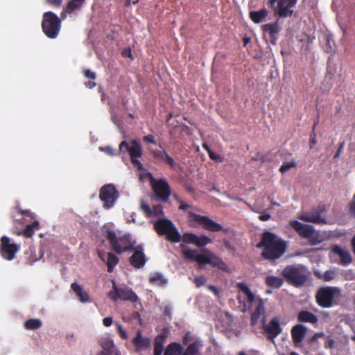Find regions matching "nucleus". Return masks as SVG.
<instances>
[{
  "label": "nucleus",
  "instance_id": "nucleus-51",
  "mask_svg": "<svg viewBox=\"0 0 355 355\" xmlns=\"http://www.w3.org/2000/svg\"><path fill=\"white\" fill-rule=\"evenodd\" d=\"M344 146H345V141H342L341 143H340L339 147L334 156V159H336L340 156L341 151H342L343 148H344Z\"/></svg>",
  "mask_w": 355,
  "mask_h": 355
},
{
  "label": "nucleus",
  "instance_id": "nucleus-60",
  "mask_svg": "<svg viewBox=\"0 0 355 355\" xmlns=\"http://www.w3.org/2000/svg\"><path fill=\"white\" fill-rule=\"evenodd\" d=\"M123 55L128 56V57H132V53H131L130 49H129L128 51H124L123 52Z\"/></svg>",
  "mask_w": 355,
  "mask_h": 355
},
{
  "label": "nucleus",
  "instance_id": "nucleus-57",
  "mask_svg": "<svg viewBox=\"0 0 355 355\" xmlns=\"http://www.w3.org/2000/svg\"><path fill=\"white\" fill-rule=\"evenodd\" d=\"M270 215L269 214H261L259 216V219L263 221L268 220L270 219Z\"/></svg>",
  "mask_w": 355,
  "mask_h": 355
},
{
  "label": "nucleus",
  "instance_id": "nucleus-45",
  "mask_svg": "<svg viewBox=\"0 0 355 355\" xmlns=\"http://www.w3.org/2000/svg\"><path fill=\"white\" fill-rule=\"evenodd\" d=\"M206 281H207L206 278L204 276L201 275V276L195 277L193 282L196 284V286L198 288H199V287L205 285L206 283Z\"/></svg>",
  "mask_w": 355,
  "mask_h": 355
},
{
  "label": "nucleus",
  "instance_id": "nucleus-43",
  "mask_svg": "<svg viewBox=\"0 0 355 355\" xmlns=\"http://www.w3.org/2000/svg\"><path fill=\"white\" fill-rule=\"evenodd\" d=\"M114 324H115V326L116 327V330H117L118 334H119L120 337L123 340L128 339V334H127L126 331L123 329L122 325L120 324L119 323L116 322L114 323Z\"/></svg>",
  "mask_w": 355,
  "mask_h": 355
},
{
  "label": "nucleus",
  "instance_id": "nucleus-54",
  "mask_svg": "<svg viewBox=\"0 0 355 355\" xmlns=\"http://www.w3.org/2000/svg\"><path fill=\"white\" fill-rule=\"evenodd\" d=\"M103 150L105 153H107V155H114V151H113V149L112 148H111L110 146H106L103 148Z\"/></svg>",
  "mask_w": 355,
  "mask_h": 355
},
{
  "label": "nucleus",
  "instance_id": "nucleus-48",
  "mask_svg": "<svg viewBox=\"0 0 355 355\" xmlns=\"http://www.w3.org/2000/svg\"><path fill=\"white\" fill-rule=\"evenodd\" d=\"M143 140L146 143H150L153 144H156V141L155 139V137L152 135H148L143 137Z\"/></svg>",
  "mask_w": 355,
  "mask_h": 355
},
{
  "label": "nucleus",
  "instance_id": "nucleus-49",
  "mask_svg": "<svg viewBox=\"0 0 355 355\" xmlns=\"http://www.w3.org/2000/svg\"><path fill=\"white\" fill-rule=\"evenodd\" d=\"M84 75L86 78H89L91 80H94L96 78V73L89 69H86L84 71Z\"/></svg>",
  "mask_w": 355,
  "mask_h": 355
},
{
  "label": "nucleus",
  "instance_id": "nucleus-36",
  "mask_svg": "<svg viewBox=\"0 0 355 355\" xmlns=\"http://www.w3.org/2000/svg\"><path fill=\"white\" fill-rule=\"evenodd\" d=\"M149 282L152 284L157 286H164L166 284V279L159 272H155L150 277Z\"/></svg>",
  "mask_w": 355,
  "mask_h": 355
},
{
  "label": "nucleus",
  "instance_id": "nucleus-17",
  "mask_svg": "<svg viewBox=\"0 0 355 355\" xmlns=\"http://www.w3.org/2000/svg\"><path fill=\"white\" fill-rule=\"evenodd\" d=\"M132 251H134V252L129 258L130 263L135 268L139 269L143 268L147 261L144 252L143 246L141 245H139L136 246Z\"/></svg>",
  "mask_w": 355,
  "mask_h": 355
},
{
  "label": "nucleus",
  "instance_id": "nucleus-10",
  "mask_svg": "<svg viewBox=\"0 0 355 355\" xmlns=\"http://www.w3.org/2000/svg\"><path fill=\"white\" fill-rule=\"evenodd\" d=\"M119 197V191L113 184H106L100 189L99 199L105 209L113 207Z\"/></svg>",
  "mask_w": 355,
  "mask_h": 355
},
{
  "label": "nucleus",
  "instance_id": "nucleus-53",
  "mask_svg": "<svg viewBox=\"0 0 355 355\" xmlns=\"http://www.w3.org/2000/svg\"><path fill=\"white\" fill-rule=\"evenodd\" d=\"M191 339V334L189 332L185 334L182 338V343L184 345H187L189 340Z\"/></svg>",
  "mask_w": 355,
  "mask_h": 355
},
{
  "label": "nucleus",
  "instance_id": "nucleus-14",
  "mask_svg": "<svg viewBox=\"0 0 355 355\" xmlns=\"http://www.w3.org/2000/svg\"><path fill=\"white\" fill-rule=\"evenodd\" d=\"M263 332L267 338L272 342L282 332L280 325V320L277 316L273 317L267 324L263 326Z\"/></svg>",
  "mask_w": 355,
  "mask_h": 355
},
{
  "label": "nucleus",
  "instance_id": "nucleus-4",
  "mask_svg": "<svg viewBox=\"0 0 355 355\" xmlns=\"http://www.w3.org/2000/svg\"><path fill=\"white\" fill-rule=\"evenodd\" d=\"M282 275L289 284L297 287L302 286L308 279V271L301 265L286 266Z\"/></svg>",
  "mask_w": 355,
  "mask_h": 355
},
{
  "label": "nucleus",
  "instance_id": "nucleus-33",
  "mask_svg": "<svg viewBox=\"0 0 355 355\" xmlns=\"http://www.w3.org/2000/svg\"><path fill=\"white\" fill-rule=\"evenodd\" d=\"M266 284L272 288H279L283 284V279L276 276H268L265 280Z\"/></svg>",
  "mask_w": 355,
  "mask_h": 355
},
{
  "label": "nucleus",
  "instance_id": "nucleus-42",
  "mask_svg": "<svg viewBox=\"0 0 355 355\" xmlns=\"http://www.w3.org/2000/svg\"><path fill=\"white\" fill-rule=\"evenodd\" d=\"M164 349L163 343L159 340L158 338L155 339L154 345V355H162Z\"/></svg>",
  "mask_w": 355,
  "mask_h": 355
},
{
  "label": "nucleus",
  "instance_id": "nucleus-5",
  "mask_svg": "<svg viewBox=\"0 0 355 355\" xmlns=\"http://www.w3.org/2000/svg\"><path fill=\"white\" fill-rule=\"evenodd\" d=\"M297 0H268L267 5L273 11L277 19L291 17L294 14V9Z\"/></svg>",
  "mask_w": 355,
  "mask_h": 355
},
{
  "label": "nucleus",
  "instance_id": "nucleus-46",
  "mask_svg": "<svg viewBox=\"0 0 355 355\" xmlns=\"http://www.w3.org/2000/svg\"><path fill=\"white\" fill-rule=\"evenodd\" d=\"M336 277V273L333 270H327L324 273V280L325 282H329L332 279H334Z\"/></svg>",
  "mask_w": 355,
  "mask_h": 355
},
{
  "label": "nucleus",
  "instance_id": "nucleus-38",
  "mask_svg": "<svg viewBox=\"0 0 355 355\" xmlns=\"http://www.w3.org/2000/svg\"><path fill=\"white\" fill-rule=\"evenodd\" d=\"M119 263V258L114 254L113 253H108L107 255V271L109 272H112L113 271V268L116 266Z\"/></svg>",
  "mask_w": 355,
  "mask_h": 355
},
{
  "label": "nucleus",
  "instance_id": "nucleus-52",
  "mask_svg": "<svg viewBox=\"0 0 355 355\" xmlns=\"http://www.w3.org/2000/svg\"><path fill=\"white\" fill-rule=\"evenodd\" d=\"M113 322V319L112 317H106L103 320V324L105 327H110Z\"/></svg>",
  "mask_w": 355,
  "mask_h": 355
},
{
  "label": "nucleus",
  "instance_id": "nucleus-1",
  "mask_svg": "<svg viewBox=\"0 0 355 355\" xmlns=\"http://www.w3.org/2000/svg\"><path fill=\"white\" fill-rule=\"evenodd\" d=\"M154 229L159 236H166L168 241L173 243L183 241L186 243H193L198 247H204L211 242L206 236H198L192 233H185L182 236L173 223H154Z\"/></svg>",
  "mask_w": 355,
  "mask_h": 355
},
{
  "label": "nucleus",
  "instance_id": "nucleus-50",
  "mask_svg": "<svg viewBox=\"0 0 355 355\" xmlns=\"http://www.w3.org/2000/svg\"><path fill=\"white\" fill-rule=\"evenodd\" d=\"M349 212L355 217V194L353 196V199L349 204Z\"/></svg>",
  "mask_w": 355,
  "mask_h": 355
},
{
  "label": "nucleus",
  "instance_id": "nucleus-64",
  "mask_svg": "<svg viewBox=\"0 0 355 355\" xmlns=\"http://www.w3.org/2000/svg\"><path fill=\"white\" fill-rule=\"evenodd\" d=\"M250 39L248 38V37H246V38H244V46H245L249 42H250Z\"/></svg>",
  "mask_w": 355,
  "mask_h": 355
},
{
  "label": "nucleus",
  "instance_id": "nucleus-22",
  "mask_svg": "<svg viewBox=\"0 0 355 355\" xmlns=\"http://www.w3.org/2000/svg\"><path fill=\"white\" fill-rule=\"evenodd\" d=\"M150 153L153 158L157 161H164L171 168L176 169L178 164L175 160L166 153L165 150H152Z\"/></svg>",
  "mask_w": 355,
  "mask_h": 355
},
{
  "label": "nucleus",
  "instance_id": "nucleus-56",
  "mask_svg": "<svg viewBox=\"0 0 355 355\" xmlns=\"http://www.w3.org/2000/svg\"><path fill=\"white\" fill-rule=\"evenodd\" d=\"M208 288H209V290L212 291L216 295H218L219 292H218V289L217 288L216 286H213V285H210V286H208Z\"/></svg>",
  "mask_w": 355,
  "mask_h": 355
},
{
  "label": "nucleus",
  "instance_id": "nucleus-13",
  "mask_svg": "<svg viewBox=\"0 0 355 355\" xmlns=\"http://www.w3.org/2000/svg\"><path fill=\"white\" fill-rule=\"evenodd\" d=\"M140 207L147 217L157 218L155 222H171L168 219L162 218L164 211L163 207L161 205H155L151 208L146 202L142 200L140 204Z\"/></svg>",
  "mask_w": 355,
  "mask_h": 355
},
{
  "label": "nucleus",
  "instance_id": "nucleus-12",
  "mask_svg": "<svg viewBox=\"0 0 355 355\" xmlns=\"http://www.w3.org/2000/svg\"><path fill=\"white\" fill-rule=\"evenodd\" d=\"M0 250L2 257L11 261L15 259L16 252L19 250V246L15 243H11L10 239L3 236L1 239Z\"/></svg>",
  "mask_w": 355,
  "mask_h": 355
},
{
  "label": "nucleus",
  "instance_id": "nucleus-35",
  "mask_svg": "<svg viewBox=\"0 0 355 355\" xmlns=\"http://www.w3.org/2000/svg\"><path fill=\"white\" fill-rule=\"evenodd\" d=\"M42 321L40 319H29L24 322V328L27 330H36L42 327Z\"/></svg>",
  "mask_w": 355,
  "mask_h": 355
},
{
  "label": "nucleus",
  "instance_id": "nucleus-30",
  "mask_svg": "<svg viewBox=\"0 0 355 355\" xmlns=\"http://www.w3.org/2000/svg\"><path fill=\"white\" fill-rule=\"evenodd\" d=\"M85 0H70L66 6V12L68 13L74 12L82 8Z\"/></svg>",
  "mask_w": 355,
  "mask_h": 355
},
{
  "label": "nucleus",
  "instance_id": "nucleus-28",
  "mask_svg": "<svg viewBox=\"0 0 355 355\" xmlns=\"http://www.w3.org/2000/svg\"><path fill=\"white\" fill-rule=\"evenodd\" d=\"M297 320L301 322L316 324L318 319L315 315L309 311H301L297 315Z\"/></svg>",
  "mask_w": 355,
  "mask_h": 355
},
{
  "label": "nucleus",
  "instance_id": "nucleus-8",
  "mask_svg": "<svg viewBox=\"0 0 355 355\" xmlns=\"http://www.w3.org/2000/svg\"><path fill=\"white\" fill-rule=\"evenodd\" d=\"M152 189L155 195L157 200L166 202L171 196V187L164 178L156 179L153 177L150 178Z\"/></svg>",
  "mask_w": 355,
  "mask_h": 355
},
{
  "label": "nucleus",
  "instance_id": "nucleus-25",
  "mask_svg": "<svg viewBox=\"0 0 355 355\" xmlns=\"http://www.w3.org/2000/svg\"><path fill=\"white\" fill-rule=\"evenodd\" d=\"M306 328L301 324H297L293 327L291 329V337L295 344L301 343L305 338Z\"/></svg>",
  "mask_w": 355,
  "mask_h": 355
},
{
  "label": "nucleus",
  "instance_id": "nucleus-6",
  "mask_svg": "<svg viewBox=\"0 0 355 355\" xmlns=\"http://www.w3.org/2000/svg\"><path fill=\"white\" fill-rule=\"evenodd\" d=\"M60 28L61 20L55 13L49 11L43 14L42 28L46 37L51 39L56 38Z\"/></svg>",
  "mask_w": 355,
  "mask_h": 355
},
{
  "label": "nucleus",
  "instance_id": "nucleus-9",
  "mask_svg": "<svg viewBox=\"0 0 355 355\" xmlns=\"http://www.w3.org/2000/svg\"><path fill=\"white\" fill-rule=\"evenodd\" d=\"M108 296L114 302L121 300L136 302L138 300L137 295L131 288L126 286H118L114 281L112 282V290L109 292Z\"/></svg>",
  "mask_w": 355,
  "mask_h": 355
},
{
  "label": "nucleus",
  "instance_id": "nucleus-41",
  "mask_svg": "<svg viewBox=\"0 0 355 355\" xmlns=\"http://www.w3.org/2000/svg\"><path fill=\"white\" fill-rule=\"evenodd\" d=\"M296 166H297V164L294 160H293L290 162H284L281 166V167L279 168V171L282 173H284L286 171H288V170H290L291 168H295Z\"/></svg>",
  "mask_w": 355,
  "mask_h": 355
},
{
  "label": "nucleus",
  "instance_id": "nucleus-3",
  "mask_svg": "<svg viewBox=\"0 0 355 355\" xmlns=\"http://www.w3.org/2000/svg\"><path fill=\"white\" fill-rule=\"evenodd\" d=\"M103 234L109 241L112 249L117 254L132 251L136 247V241L132 239L130 234H125L117 238L113 230H110L106 227V225H103Z\"/></svg>",
  "mask_w": 355,
  "mask_h": 355
},
{
  "label": "nucleus",
  "instance_id": "nucleus-62",
  "mask_svg": "<svg viewBox=\"0 0 355 355\" xmlns=\"http://www.w3.org/2000/svg\"><path fill=\"white\" fill-rule=\"evenodd\" d=\"M164 355H173L170 351L169 349L166 347L165 351H164Z\"/></svg>",
  "mask_w": 355,
  "mask_h": 355
},
{
  "label": "nucleus",
  "instance_id": "nucleus-63",
  "mask_svg": "<svg viewBox=\"0 0 355 355\" xmlns=\"http://www.w3.org/2000/svg\"><path fill=\"white\" fill-rule=\"evenodd\" d=\"M173 198L180 203L182 202V200L179 198L177 194L173 195Z\"/></svg>",
  "mask_w": 355,
  "mask_h": 355
},
{
  "label": "nucleus",
  "instance_id": "nucleus-21",
  "mask_svg": "<svg viewBox=\"0 0 355 355\" xmlns=\"http://www.w3.org/2000/svg\"><path fill=\"white\" fill-rule=\"evenodd\" d=\"M183 254L187 259L191 261H196L200 264L210 263L211 261V259L209 255L199 254L196 250H184Z\"/></svg>",
  "mask_w": 355,
  "mask_h": 355
},
{
  "label": "nucleus",
  "instance_id": "nucleus-27",
  "mask_svg": "<svg viewBox=\"0 0 355 355\" xmlns=\"http://www.w3.org/2000/svg\"><path fill=\"white\" fill-rule=\"evenodd\" d=\"M268 10L263 8L258 11H250L249 16L250 19L255 24L263 22L268 15Z\"/></svg>",
  "mask_w": 355,
  "mask_h": 355
},
{
  "label": "nucleus",
  "instance_id": "nucleus-58",
  "mask_svg": "<svg viewBox=\"0 0 355 355\" xmlns=\"http://www.w3.org/2000/svg\"><path fill=\"white\" fill-rule=\"evenodd\" d=\"M85 86L89 89H92L96 86V83L94 81H88L85 83Z\"/></svg>",
  "mask_w": 355,
  "mask_h": 355
},
{
  "label": "nucleus",
  "instance_id": "nucleus-61",
  "mask_svg": "<svg viewBox=\"0 0 355 355\" xmlns=\"http://www.w3.org/2000/svg\"><path fill=\"white\" fill-rule=\"evenodd\" d=\"M352 246L353 252L355 254V236L352 239Z\"/></svg>",
  "mask_w": 355,
  "mask_h": 355
},
{
  "label": "nucleus",
  "instance_id": "nucleus-7",
  "mask_svg": "<svg viewBox=\"0 0 355 355\" xmlns=\"http://www.w3.org/2000/svg\"><path fill=\"white\" fill-rule=\"evenodd\" d=\"M119 148L120 151H123L125 148L128 153L132 165L139 171L143 169V164L139 160V158L142 156L143 150L137 140L132 139L129 142L123 141L120 143Z\"/></svg>",
  "mask_w": 355,
  "mask_h": 355
},
{
  "label": "nucleus",
  "instance_id": "nucleus-39",
  "mask_svg": "<svg viewBox=\"0 0 355 355\" xmlns=\"http://www.w3.org/2000/svg\"><path fill=\"white\" fill-rule=\"evenodd\" d=\"M173 355H181L184 348L180 343H171L166 347Z\"/></svg>",
  "mask_w": 355,
  "mask_h": 355
},
{
  "label": "nucleus",
  "instance_id": "nucleus-44",
  "mask_svg": "<svg viewBox=\"0 0 355 355\" xmlns=\"http://www.w3.org/2000/svg\"><path fill=\"white\" fill-rule=\"evenodd\" d=\"M315 126L316 123L314 124L312 132L310 135L309 146L311 149H312L313 146L317 144L316 135L315 133Z\"/></svg>",
  "mask_w": 355,
  "mask_h": 355
},
{
  "label": "nucleus",
  "instance_id": "nucleus-37",
  "mask_svg": "<svg viewBox=\"0 0 355 355\" xmlns=\"http://www.w3.org/2000/svg\"><path fill=\"white\" fill-rule=\"evenodd\" d=\"M40 223H31L26 226L22 232H18L17 234H23L26 238H31L34 234V230L39 228Z\"/></svg>",
  "mask_w": 355,
  "mask_h": 355
},
{
  "label": "nucleus",
  "instance_id": "nucleus-59",
  "mask_svg": "<svg viewBox=\"0 0 355 355\" xmlns=\"http://www.w3.org/2000/svg\"><path fill=\"white\" fill-rule=\"evenodd\" d=\"M202 148L207 151V153L211 150L209 145L205 142L202 144Z\"/></svg>",
  "mask_w": 355,
  "mask_h": 355
},
{
  "label": "nucleus",
  "instance_id": "nucleus-11",
  "mask_svg": "<svg viewBox=\"0 0 355 355\" xmlns=\"http://www.w3.org/2000/svg\"><path fill=\"white\" fill-rule=\"evenodd\" d=\"M336 294H340V290L336 287L327 286L321 288L316 293V302L322 308L331 307L334 298Z\"/></svg>",
  "mask_w": 355,
  "mask_h": 355
},
{
  "label": "nucleus",
  "instance_id": "nucleus-34",
  "mask_svg": "<svg viewBox=\"0 0 355 355\" xmlns=\"http://www.w3.org/2000/svg\"><path fill=\"white\" fill-rule=\"evenodd\" d=\"M264 311L265 309L263 302L260 301L255 311L251 315V322L252 324H254L257 322L261 315L264 313Z\"/></svg>",
  "mask_w": 355,
  "mask_h": 355
},
{
  "label": "nucleus",
  "instance_id": "nucleus-19",
  "mask_svg": "<svg viewBox=\"0 0 355 355\" xmlns=\"http://www.w3.org/2000/svg\"><path fill=\"white\" fill-rule=\"evenodd\" d=\"M98 344L103 349L101 355H120L119 350L115 347L114 340L111 338L101 337L98 340Z\"/></svg>",
  "mask_w": 355,
  "mask_h": 355
},
{
  "label": "nucleus",
  "instance_id": "nucleus-29",
  "mask_svg": "<svg viewBox=\"0 0 355 355\" xmlns=\"http://www.w3.org/2000/svg\"><path fill=\"white\" fill-rule=\"evenodd\" d=\"M15 209L17 213L22 216V218L24 220H26L27 222H38L36 214L32 212L31 210L23 209L18 206L16 207Z\"/></svg>",
  "mask_w": 355,
  "mask_h": 355
},
{
  "label": "nucleus",
  "instance_id": "nucleus-15",
  "mask_svg": "<svg viewBox=\"0 0 355 355\" xmlns=\"http://www.w3.org/2000/svg\"><path fill=\"white\" fill-rule=\"evenodd\" d=\"M132 343L135 352H141L148 350L151 346V340L146 336H143L141 329H138L136 336L133 338Z\"/></svg>",
  "mask_w": 355,
  "mask_h": 355
},
{
  "label": "nucleus",
  "instance_id": "nucleus-31",
  "mask_svg": "<svg viewBox=\"0 0 355 355\" xmlns=\"http://www.w3.org/2000/svg\"><path fill=\"white\" fill-rule=\"evenodd\" d=\"M201 347V343L196 340L189 344L183 352L187 355H201L200 352Z\"/></svg>",
  "mask_w": 355,
  "mask_h": 355
},
{
  "label": "nucleus",
  "instance_id": "nucleus-24",
  "mask_svg": "<svg viewBox=\"0 0 355 355\" xmlns=\"http://www.w3.org/2000/svg\"><path fill=\"white\" fill-rule=\"evenodd\" d=\"M331 252L339 256L340 259V263L341 265L347 266L352 263V258L347 250L343 249L340 247L336 245L333 247Z\"/></svg>",
  "mask_w": 355,
  "mask_h": 355
},
{
  "label": "nucleus",
  "instance_id": "nucleus-23",
  "mask_svg": "<svg viewBox=\"0 0 355 355\" xmlns=\"http://www.w3.org/2000/svg\"><path fill=\"white\" fill-rule=\"evenodd\" d=\"M278 21L279 19H277L276 21L273 23H269L262 26L263 31L264 33H268L270 38V42L274 45L276 44V35H277L280 31Z\"/></svg>",
  "mask_w": 355,
  "mask_h": 355
},
{
  "label": "nucleus",
  "instance_id": "nucleus-32",
  "mask_svg": "<svg viewBox=\"0 0 355 355\" xmlns=\"http://www.w3.org/2000/svg\"><path fill=\"white\" fill-rule=\"evenodd\" d=\"M236 287L246 296L248 303H252L254 302V295L245 284L239 282L236 284Z\"/></svg>",
  "mask_w": 355,
  "mask_h": 355
},
{
  "label": "nucleus",
  "instance_id": "nucleus-20",
  "mask_svg": "<svg viewBox=\"0 0 355 355\" xmlns=\"http://www.w3.org/2000/svg\"><path fill=\"white\" fill-rule=\"evenodd\" d=\"M293 228L302 238L313 241L315 239L314 229L311 225L306 223H291Z\"/></svg>",
  "mask_w": 355,
  "mask_h": 355
},
{
  "label": "nucleus",
  "instance_id": "nucleus-18",
  "mask_svg": "<svg viewBox=\"0 0 355 355\" xmlns=\"http://www.w3.org/2000/svg\"><path fill=\"white\" fill-rule=\"evenodd\" d=\"M179 209L188 211L189 222H214L207 216H200L196 214V211H200V210L182 201L180 202Z\"/></svg>",
  "mask_w": 355,
  "mask_h": 355
},
{
  "label": "nucleus",
  "instance_id": "nucleus-26",
  "mask_svg": "<svg viewBox=\"0 0 355 355\" xmlns=\"http://www.w3.org/2000/svg\"><path fill=\"white\" fill-rule=\"evenodd\" d=\"M71 288L73 290L78 300L82 303L90 302V297L88 293L84 291L81 286L78 285L76 282H73L71 285Z\"/></svg>",
  "mask_w": 355,
  "mask_h": 355
},
{
  "label": "nucleus",
  "instance_id": "nucleus-16",
  "mask_svg": "<svg viewBox=\"0 0 355 355\" xmlns=\"http://www.w3.org/2000/svg\"><path fill=\"white\" fill-rule=\"evenodd\" d=\"M327 211V207L323 204H320L314 207L311 214H305L300 217V219L304 222H326L325 219L322 218V214Z\"/></svg>",
  "mask_w": 355,
  "mask_h": 355
},
{
  "label": "nucleus",
  "instance_id": "nucleus-40",
  "mask_svg": "<svg viewBox=\"0 0 355 355\" xmlns=\"http://www.w3.org/2000/svg\"><path fill=\"white\" fill-rule=\"evenodd\" d=\"M203 228L211 231V232H218L222 230V226L220 223H202Z\"/></svg>",
  "mask_w": 355,
  "mask_h": 355
},
{
  "label": "nucleus",
  "instance_id": "nucleus-2",
  "mask_svg": "<svg viewBox=\"0 0 355 355\" xmlns=\"http://www.w3.org/2000/svg\"><path fill=\"white\" fill-rule=\"evenodd\" d=\"M257 247L263 249L261 254L263 259L275 261L284 255L287 250L288 244L275 234L265 232L262 234L261 241Z\"/></svg>",
  "mask_w": 355,
  "mask_h": 355
},
{
  "label": "nucleus",
  "instance_id": "nucleus-55",
  "mask_svg": "<svg viewBox=\"0 0 355 355\" xmlns=\"http://www.w3.org/2000/svg\"><path fill=\"white\" fill-rule=\"evenodd\" d=\"M48 3L55 6H59L61 3V0H47Z\"/></svg>",
  "mask_w": 355,
  "mask_h": 355
},
{
  "label": "nucleus",
  "instance_id": "nucleus-47",
  "mask_svg": "<svg viewBox=\"0 0 355 355\" xmlns=\"http://www.w3.org/2000/svg\"><path fill=\"white\" fill-rule=\"evenodd\" d=\"M208 155L211 159L214 160V161H218L220 162H222L221 157L219 155L214 153L212 150L209 152Z\"/></svg>",
  "mask_w": 355,
  "mask_h": 355
}]
</instances>
